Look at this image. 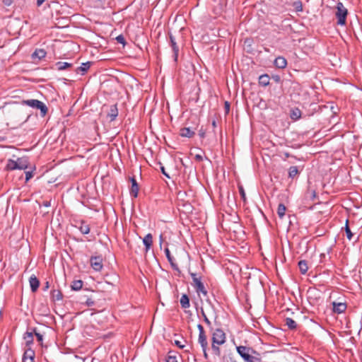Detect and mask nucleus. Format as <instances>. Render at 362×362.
<instances>
[{
    "instance_id": "1",
    "label": "nucleus",
    "mask_w": 362,
    "mask_h": 362,
    "mask_svg": "<svg viewBox=\"0 0 362 362\" xmlns=\"http://www.w3.org/2000/svg\"><path fill=\"white\" fill-rule=\"evenodd\" d=\"M271 25L274 31L278 33H288L292 30V26L288 18H284L281 21V23H278L277 17H275L271 21Z\"/></svg>"
},
{
    "instance_id": "2",
    "label": "nucleus",
    "mask_w": 362,
    "mask_h": 362,
    "mask_svg": "<svg viewBox=\"0 0 362 362\" xmlns=\"http://www.w3.org/2000/svg\"><path fill=\"white\" fill-rule=\"evenodd\" d=\"M190 276L192 279V285L194 288L197 295L200 296L201 294H202L204 297H206L208 292L203 282L202 281L201 276H199L196 273H190Z\"/></svg>"
},
{
    "instance_id": "3",
    "label": "nucleus",
    "mask_w": 362,
    "mask_h": 362,
    "mask_svg": "<svg viewBox=\"0 0 362 362\" xmlns=\"http://www.w3.org/2000/svg\"><path fill=\"white\" fill-rule=\"evenodd\" d=\"M236 349L245 362H262L259 358L250 355V352L252 351V349L244 346H237Z\"/></svg>"
},
{
    "instance_id": "4",
    "label": "nucleus",
    "mask_w": 362,
    "mask_h": 362,
    "mask_svg": "<svg viewBox=\"0 0 362 362\" xmlns=\"http://www.w3.org/2000/svg\"><path fill=\"white\" fill-rule=\"evenodd\" d=\"M23 105H26L30 107L38 109L40 110L41 115L45 116L47 112V107L46 105L36 99L25 100L22 101Z\"/></svg>"
},
{
    "instance_id": "5",
    "label": "nucleus",
    "mask_w": 362,
    "mask_h": 362,
    "mask_svg": "<svg viewBox=\"0 0 362 362\" xmlns=\"http://www.w3.org/2000/svg\"><path fill=\"white\" fill-rule=\"evenodd\" d=\"M336 8L337 11L335 16L337 19V25H344L346 24L348 11L341 2L337 4Z\"/></svg>"
},
{
    "instance_id": "6",
    "label": "nucleus",
    "mask_w": 362,
    "mask_h": 362,
    "mask_svg": "<svg viewBox=\"0 0 362 362\" xmlns=\"http://www.w3.org/2000/svg\"><path fill=\"white\" fill-rule=\"evenodd\" d=\"M212 342L217 344V345H221L226 342V334L225 332L221 329H216L212 332Z\"/></svg>"
},
{
    "instance_id": "7",
    "label": "nucleus",
    "mask_w": 362,
    "mask_h": 362,
    "mask_svg": "<svg viewBox=\"0 0 362 362\" xmlns=\"http://www.w3.org/2000/svg\"><path fill=\"white\" fill-rule=\"evenodd\" d=\"M90 264L95 272H100L103 267L102 256H92L90 259Z\"/></svg>"
},
{
    "instance_id": "8",
    "label": "nucleus",
    "mask_w": 362,
    "mask_h": 362,
    "mask_svg": "<svg viewBox=\"0 0 362 362\" xmlns=\"http://www.w3.org/2000/svg\"><path fill=\"white\" fill-rule=\"evenodd\" d=\"M169 38H170V45L173 52L174 60L176 62L177 60L179 47L177 46V45L175 42V37L173 35L170 34L169 36Z\"/></svg>"
},
{
    "instance_id": "9",
    "label": "nucleus",
    "mask_w": 362,
    "mask_h": 362,
    "mask_svg": "<svg viewBox=\"0 0 362 362\" xmlns=\"http://www.w3.org/2000/svg\"><path fill=\"white\" fill-rule=\"evenodd\" d=\"M130 182L132 183V187L130 189V195L134 198H136L139 193V185L137 182L134 177L130 178Z\"/></svg>"
},
{
    "instance_id": "10",
    "label": "nucleus",
    "mask_w": 362,
    "mask_h": 362,
    "mask_svg": "<svg viewBox=\"0 0 362 362\" xmlns=\"http://www.w3.org/2000/svg\"><path fill=\"white\" fill-rule=\"evenodd\" d=\"M35 352L30 348H28L24 353L23 361V362H34Z\"/></svg>"
},
{
    "instance_id": "11",
    "label": "nucleus",
    "mask_w": 362,
    "mask_h": 362,
    "mask_svg": "<svg viewBox=\"0 0 362 362\" xmlns=\"http://www.w3.org/2000/svg\"><path fill=\"white\" fill-rule=\"evenodd\" d=\"M29 284L33 292H35L40 286V281L34 274L31 275L29 278Z\"/></svg>"
},
{
    "instance_id": "12",
    "label": "nucleus",
    "mask_w": 362,
    "mask_h": 362,
    "mask_svg": "<svg viewBox=\"0 0 362 362\" xmlns=\"http://www.w3.org/2000/svg\"><path fill=\"white\" fill-rule=\"evenodd\" d=\"M143 243L145 246V250L147 252L153 243V237L151 233H148L143 239Z\"/></svg>"
},
{
    "instance_id": "13",
    "label": "nucleus",
    "mask_w": 362,
    "mask_h": 362,
    "mask_svg": "<svg viewBox=\"0 0 362 362\" xmlns=\"http://www.w3.org/2000/svg\"><path fill=\"white\" fill-rule=\"evenodd\" d=\"M274 64L279 69H284L287 65V61L283 57H278L275 59Z\"/></svg>"
},
{
    "instance_id": "14",
    "label": "nucleus",
    "mask_w": 362,
    "mask_h": 362,
    "mask_svg": "<svg viewBox=\"0 0 362 362\" xmlns=\"http://www.w3.org/2000/svg\"><path fill=\"white\" fill-rule=\"evenodd\" d=\"M18 170H25L28 168V160L26 157L18 158L16 160Z\"/></svg>"
},
{
    "instance_id": "15",
    "label": "nucleus",
    "mask_w": 362,
    "mask_h": 362,
    "mask_svg": "<svg viewBox=\"0 0 362 362\" xmlns=\"http://www.w3.org/2000/svg\"><path fill=\"white\" fill-rule=\"evenodd\" d=\"M118 115V110L117 107V105H113L110 106V110L107 113V117L110 118V121H114Z\"/></svg>"
},
{
    "instance_id": "16",
    "label": "nucleus",
    "mask_w": 362,
    "mask_h": 362,
    "mask_svg": "<svg viewBox=\"0 0 362 362\" xmlns=\"http://www.w3.org/2000/svg\"><path fill=\"white\" fill-rule=\"evenodd\" d=\"M346 305L343 303H333V310L335 313H342L345 311Z\"/></svg>"
},
{
    "instance_id": "17",
    "label": "nucleus",
    "mask_w": 362,
    "mask_h": 362,
    "mask_svg": "<svg viewBox=\"0 0 362 362\" xmlns=\"http://www.w3.org/2000/svg\"><path fill=\"white\" fill-rule=\"evenodd\" d=\"M180 303L181 307L184 309L189 308L190 307L189 296L185 293L182 295Z\"/></svg>"
},
{
    "instance_id": "18",
    "label": "nucleus",
    "mask_w": 362,
    "mask_h": 362,
    "mask_svg": "<svg viewBox=\"0 0 362 362\" xmlns=\"http://www.w3.org/2000/svg\"><path fill=\"white\" fill-rule=\"evenodd\" d=\"M180 136L182 137L191 138L194 135V132L189 127H184L180 129Z\"/></svg>"
},
{
    "instance_id": "19",
    "label": "nucleus",
    "mask_w": 362,
    "mask_h": 362,
    "mask_svg": "<svg viewBox=\"0 0 362 362\" xmlns=\"http://www.w3.org/2000/svg\"><path fill=\"white\" fill-rule=\"evenodd\" d=\"M26 346H30L33 343V332H26L23 335Z\"/></svg>"
},
{
    "instance_id": "20",
    "label": "nucleus",
    "mask_w": 362,
    "mask_h": 362,
    "mask_svg": "<svg viewBox=\"0 0 362 362\" xmlns=\"http://www.w3.org/2000/svg\"><path fill=\"white\" fill-rule=\"evenodd\" d=\"M198 342L200 344L202 349H207L208 342L205 334H199Z\"/></svg>"
},
{
    "instance_id": "21",
    "label": "nucleus",
    "mask_w": 362,
    "mask_h": 362,
    "mask_svg": "<svg viewBox=\"0 0 362 362\" xmlns=\"http://www.w3.org/2000/svg\"><path fill=\"white\" fill-rule=\"evenodd\" d=\"M7 170H18V165H17L16 160L8 159L6 165Z\"/></svg>"
},
{
    "instance_id": "22",
    "label": "nucleus",
    "mask_w": 362,
    "mask_h": 362,
    "mask_svg": "<svg viewBox=\"0 0 362 362\" xmlns=\"http://www.w3.org/2000/svg\"><path fill=\"white\" fill-rule=\"evenodd\" d=\"M46 52L43 49H36L32 54L33 58H37L42 59L45 57Z\"/></svg>"
},
{
    "instance_id": "23",
    "label": "nucleus",
    "mask_w": 362,
    "mask_h": 362,
    "mask_svg": "<svg viewBox=\"0 0 362 362\" xmlns=\"http://www.w3.org/2000/svg\"><path fill=\"white\" fill-rule=\"evenodd\" d=\"M91 63L90 62H87L86 63H82L81 65L77 68L76 72H81V74H84L90 67Z\"/></svg>"
},
{
    "instance_id": "24",
    "label": "nucleus",
    "mask_w": 362,
    "mask_h": 362,
    "mask_svg": "<svg viewBox=\"0 0 362 362\" xmlns=\"http://www.w3.org/2000/svg\"><path fill=\"white\" fill-rule=\"evenodd\" d=\"M78 230L82 234L86 235L90 233V226L82 221L78 226Z\"/></svg>"
},
{
    "instance_id": "25",
    "label": "nucleus",
    "mask_w": 362,
    "mask_h": 362,
    "mask_svg": "<svg viewBox=\"0 0 362 362\" xmlns=\"http://www.w3.org/2000/svg\"><path fill=\"white\" fill-rule=\"evenodd\" d=\"M259 83L262 86H267L269 84V76L267 74H262L259 77Z\"/></svg>"
},
{
    "instance_id": "26",
    "label": "nucleus",
    "mask_w": 362,
    "mask_h": 362,
    "mask_svg": "<svg viewBox=\"0 0 362 362\" xmlns=\"http://www.w3.org/2000/svg\"><path fill=\"white\" fill-rule=\"evenodd\" d=\"M52 298L54 301H59L62 300L63 295L59 290H53L52 291Z\"/></svg>"
},
{
    "instance_id": "27",
    "label": "nucleus",
    "mask_w": 362,
    "mask_h": 362,
    "mask_svg": "<svg viewBox=\"0 0 362 362\" xmlns=\"http://www.w3.org/2000/svg\"><path fill=\"white\" fill-rule=\"evenodd\" d=\"M72 66L71 64L64 62H58L56 64L57 69L59 71L66 69Z\"/></svg>"
},
{
    "instance_id": "28",
    "label": "nucleus",
    "mask_w": 362,
    "mask_h": 362,
    "mask_svg": "<svg viewBox=\"0 0 362 362\" xmlns=\"http://www.w3.org/2000/svg\"><path fill=\"white\" fill-rule=\"evenodd\" d=\"M298 267H299V269H300V272L303 274H306V272H308V267L307 262L305 260H300L298 262Z\"/></svg>"
},
{
    "instance_id": "29",
    "label": "nucleus",
    "mask_w": 362,
    "mask_h": 362,
    "mask_svg": "<svg viewBox=\"0 0 362 362\" xmlns=\"http://www.w3.org/2000/svg\"><path fill=\"white\" fill-rule=\"evenodd\" d=\"M83 281L81 280H75L72 282L71 288L74 291H79L83 286Z\"/></svg>"
},
{
    "instance_id": "30",
    "label": "nucleus",
    "mask_w": 362,
    "mask_h": 362,
    "mask_svg": "<svg viewBox=\"0 0 362 362\" xmlns=\"http://www.w3.org/2000/svg\"><path fill=\"white\" fill-rule=\"evenodd\" d=\"M299 173V170L297 166H291L288 169V177L290 178H294Z\"/></svg>"
},
{
    "instance_id": "31",
    "label": "nucleus",
    "mask_w": 362,
    "mask_h": 362,
    "mask_svg": "<svg viewBox=\"0 0 362 362\" xmlns=\"http://www.w3.org/2000/svg\"><path fill=\"white\" fill-rule=\"evenodd\" d=\"M285 324L290 329H295L297 327L296 322L290 317L286 318Z\"/></svg>"
},
{
    "instance_id": "32",
    "label": "nucleus",
    "mask_w": 362,
    "mask_h": 362,
    "mask_svg": "<svg viewBox=\"0 0 362 362\" xmlns=\"http://www.w3.org/2000/svg\"><path fill=\"white\" fill-rule=\"evenodd\" d=\"M285 212H286V206L283 204H279L278 206V209H277V214H278L279 216L281 218H282L285 215Z\"/></svg>"
},
{
    "instance_id": "33",
    "label": "nucleus",
    "mask_w": 362,
    "mask_h": 362,
    "mask_svg": "<svg viewBox=\"0 0 362 362\" xmlns=\"http://www.w3.org/2000/svg\"><path fill=\"white\" fill-rule=\"evenodd\" d=\"M218 346L219 345H217V344H214L212 342L211 349H212L213 354L218 356H219L221 355V350H220V348Z\"/></svg>"
},
{
    "instance_id": "34",
    "label": "nucleus",
    "mask_w": 362,
    "mask_h": 362,
    "mask_svg": "<svg viewBox=\"0 0 362 362\" xmlns=\"http://www.w3.org/2000/svg\"><path fill=\"white\" fill-rule=\"evenodd\" d=\"M201 313H202V315L204 318V321L205 322V323L208 325V327L212 330V327H211V321L209 320V318L207 317V316L206 315L204 310L202 308L201 310Z\"/></svg>"
},
{
    "instance_id": "35",
    "label": "nucleus",
    "mask_w": 362,
    "mask_h": 362,
    "mask_svg": "<svg viewBox=\"0 0 362 362\" xmlns=\"http://www.w3.org/2000/svg\"><path fill=\"white\" fill-rule=\"evenodd\" d=\"M345 232L346 234L347 238L351 240L353 237V233H351L349 226H348V220H346V226H345Z\"/></svg>"
},
{
    "instance_id": "36",
    "label": "nucleus",
    "mask_w": 362,
    "mask_h": 362,
    "mask_svg": "<svg viewBox=\"0 0 362 362\" xmlns=\"http://www.w3.org/2000/svg\"><path fill=\"white\" fill-rule=\"evenodd\" d=\"M296 11H303V4L300 1H295L293 4Z\"/></svg>"
},
{
    "instance_id": "37",
    "label": "nucleus",
    "mask_w": 362,
    "mask_h": 362,
    "mask_svg": "<svg viewBox=\"0 0 362 362\" xmlns=\"http://www.w3.org/2000/svg\"><path fill=\"white\" fill-rule=\"evenodd\" d=\"M81 303H85V305L88 306V307L89 306H93L95 304L94 300L92 298H88V297H87L84 301L83 300H81Z\"/></svg>"
},
{
    "instance_id": "38",
    "label": "nucleus",
    "mask_w": 362,
    "mask_h": 362,
    "mask_svg": "<svg viewBox=\"0 0 362 362\" xmlns=\"http://www.w3.org/2000/svg\"><path fill=\"white\" fill-rule=\"evenodd\" d=\"M164 251H165V256H166L168 262H170L173 261L174 258L171 256L169 249L168 247H166Z\"/></svg>"
},
{
    "instance_id": "39",
    "label": "nucleus",
    "mask_w": 362,
    "mask_h": 362,
    "mask_svg": "<svg viewBox=\"0 0 362 362\" xmlns=\"http://www.w3.org/2000/svg\"><path fill=\"white\" fill-rule=\"evenodd\" d=\"M33 334H35V335L37 337V339L39 342H42V340H43V335L39 332H37L36 331V329H33Z\"/></svg>"
},
{
    "instance_id": "40",
    "label": "nucleus",
    "mask_w": 362,
    "mask_h": 362,
    "mask_svg": "<svg viewBox=\"0 0 362 362\" xmlns=\"http://www.w3.org/2000/svg\"><path fill=\"white\" fill-rule=\"evenodd\" d=\"M116 40L118 43L122 44L123 45H125L126 44L125 39L122 35H119L116 37Z\"/></svg>"
},
{
    "instance_id": "41",
    "label": "nucleus",
    "mask_w": 362,
    "mask_h": 362,
    "mask_svg": "<svg viewBox=\"0 0 362 362\" xmlns=\"http://www.w3.org/2000/svg\"><path fill=\"white\" fill-rule=\"evenodd\" d=\"M238 189H239V192H240V194L242 199L244 201H245L246 197H245V192L243 187L242 185H239Z\"/></svg>"
},
{
    "instance_id": "42",
    "label": "nucleus",
    "mask_w": 362,
    "mask_h": 362,
    "mask_svg": "<svg viewBox=\"0 0 362 362\" xmlns=\"http://www.w3.org/2000/svg\"><path fill=\"white\" fill-rule=\"evenodd\" d=\"M300 117V111L299 110H296V111H293L291 115V117L293 119H298Z\"/></svg>"
},
{
    "instance_id": "43",
    "label": "nucleus",
    "mask_w": 362,
    "mask_h": 362,
    "mask_svg": "<svg viewBox=\"0 0 362 362\" xmlns=\"http://www.w3.org/2000/svg\"><path fill=\"white\" fill-rule=\"evenodd\" d=\"M33 177V171L30 170L25 172V181L28 182Z\"/></svg>"
},
{
    "instance_id": "44",
    "label": "nucleus",
    "mask_w": 362,
    "mask_h": 362,
    "mask_svg": "<svg viewBox=\"0 0 362 362\" xmlns=\"http://www.w3.org/2000/svg\"><path fill=\"white\" fill-rule=\"evenodd\" d=\"M165 362H177L175 356L169 355L165 361Z\"/></svg>"
},
{
    "instance_id": "45",
    "label": "nucleus",
    "mask_w": 362,
    "mask_h": 362,
    "mask_svg": "<svg viewBox=\"0 0 362 362\" xmlns=\"http://www.w3.org/2000/svg\"><path fill=\"white\" fill-rule=\"evenodd\" d=\"M197 328L199 329V334H205V332H204V327L202 325L199 324L197 325Z\"/></svg>"
},
{
    "instance_id": "46",
    "label": "nucleus",
    "mask_w": 362,
    "mask_h": 362,
    "mask_svg": "<svg viewBox=\"0 0 362 362\" xmlns=\"http://www.w3.org/2000/svg\"><path fill=\"white\" fill-rule=\"evenodd\" d=\"M170 265H171V267H173V269H175V270H178L179 269L177 264L174 262V260L172 261V262H170Z\"/></svg>"
},
{
    "instance_id": "47",
    "label": "nucleus",
    "mask_w": 362,
    "mask_h": 362,
    "mask_svg": "<svg viewBox=\"0 0 362 362\" xmlns=\"http://www.w3.org/2000/svg\"><path fill=\"white\" fill-rule=\"evenodd\" d=\"M160 170L165 177L170 178V175L165 172V168L163 166L160 167Z\"/></svg>"
},
{
    "instance_id": "48",
    "label": "nucleus",
    "mask_w": 362,
    "mask_h": 362,
    "mask_svg": "<svg viewBox=\"0 0 362 362\" xmlns=\"http://www.w3.org/2000/svg\"><path fill=\"white\" fill-rule=\"evenodd\" d=\"M175 344L176 346H177L180 349H183L185 346L183 344H182L181 341H180L178 340L175 341Z\"/></svg>"
},
{
    "instance_id": "49",
    "label": "nucleus",
    "mask_w": 362,
    "mask_h": 362,
    "mask_svg": "<svg viewBox=\"0 0 362 362\" xmlns=\"http://www.w3.org/2000/svg\"><path fill=\"white\" fill-rule=\"evenodd\" d=\"M13 2V0H4V4L6 6H10Z\"/></svg>"
},
{
    "instance_id": "50",
    "label": "nucleus",
    "mask_w": 362,
    "mask_h": 362,
    "mask_svg": "<svg viewBox=\"0 0 362 362\" xmlns=\"http://www.w3.org/2000/svg\"><path fill=\"white\" fill-rule=\"evenodd\" d=\"M195 159L198 161H202L203 160V157L202 156L199 155V154H197L195 156Z\"/></svg>"
},
{
    "instance_id": "51",
    "label": "nucleus",
    "mask_w": 362,
    "mask_h": 362,
    "mask_svg": "<svg viewBox=\"0 0 362 362\" xmlns=\"http://www.w3.org/2000/svg\"><path fill=\"white\" fill-rule=\"evenodd\" d=\"M45 1V0H37V6H40Z\"/></svg>"
},
{
    "instance_id": "52",
    "label": "nucleus",
    "mask_w": 362,
    "mask_h": 362,
    "mask_svg": "<svg viewBox=\"0 0 362 362\" xmlns=\"http://www.w3.org/2000/svg\"><path fill=\"white\" fill-rule=\"evenodd\" d=\"M206 350H207V349H202L203 353H204V358H205L206 359H207V358H208V354H207V352H206Z\"/></svg>"
},
{
    "instance_id": "53",
    "label": "nucleus",
    "mask_w": 362,
    "mask_h": 362,
    "mask_svg": "<svg viewBox=\"0 0 362 362\" xmlns=\"http://www.w3.org/2000/svg\"><path fill=\"white\" fill-rule=\"evenodd\" d=\"M225 107H226V111H228L229 108H230V104L228 103V102L225 103Z\"/></svg>"
},
{
    "instance_id": "54",
    "label": "nucleus",
    "mask_w": 362,
    "mask_h": 362,
    "mask_svg": "<svg viewBox=\"0 0 362 362\" xmlns=\"http://www.w3.org/2000/svg\"><path fill=\"white\" fill-rule=\"evenodd\" d=\"M43 205L46 207H49L50 206V202H45L43 203Z\"/></svg>"
},
{
    "instance_id": "55",
    "label": "nucleus",
    "mask_w": 362,
    "mask_h": 362,
    "mask_svg": "<svg viewBox=\"0 0 362 362\" xmlns=\"http://www.w3.org/2000/svg\"><path fill=\"white\" fill-rule=\"evenodd\" d=\"M200 137L204 138L205 136V133L204 132L200 131L199 133Z\"/></svg>"
},
{
    "instance_id": "56",
    "label": "nucleus",
    "mask_w": 362,
    "mask_h": 362,
    "mask_svg": "<svg viewBox=\"0 0 362 362\" xmlns=\"http://www.w3.org/2000/svg\"><path fill=\"white\" fill-rule=\"evenodd\" d=\"M211 124L213 126L214 128H216V122L215 119H214L211 122Z\"/></svg>"
},
{
    "instance_id": "57",
    "label": "nucleus",
    "mask_w": 362,
    "mask_h": 362,
    "mask_svg": "<svg viewBox=\"0 0 362 362\" xmlns=\"http://www.w3.org/2000/svg\"><path fill=\"white\" fill-rule=\"evenodd\" d=\"M163 235H160V245H162V243H163Z\"/></svg>"
},
{
    "instance_id": "58",
    "label": "nucleus",
    "mask_w": 362,
    "mask_h": 362,
    "mask_svg": "<svg viewBox=\"0 0 362 362\" xmlns=\"http://www.w3.org/2000/svg\"><path fill=\"white\" fill-rule=\"evenodd\" d=\"M312 194H313V197H315V191H313V192H312Z\"/></svg>"
},
{
    "instance_id": "59",
    "label": "nucleus",
    "mask_w": 362,
    "mask_h": 362,
    "mask_svg": "<svg viewBox=\"0 0 362 362\" xmlns=\"http://www.w3.org/2000/svg\"><path fill=\"white\" fill-rule=\"evenodd\" d=\"M49 287V284L48 282L46 283V286H45V288H47Z\"/></svg>"
},
{
    "instance_id": "60",
    "label": "nucleus",
    "mask_w": 362,
    "mask_h": 362,
    "mask_svg": "<svg viewBox=\"0 0 362 362\" xmlns=\"http://www.w3.org/2000/svg\"><path fill=\"white\" fill-rule=\"evenodd\" d=\"M206 301L209 302V303H211L209 300L206 299Z\"/></svg>"
}]
</instances>
